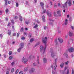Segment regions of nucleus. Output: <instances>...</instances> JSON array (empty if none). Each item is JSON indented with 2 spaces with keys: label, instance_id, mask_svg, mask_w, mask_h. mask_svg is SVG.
Masks as SVG:
<instances>
[{
  "label": "nucleus",
  "instance_id": "f257e3e1",
  "mask_svg": "<svg viewBox=\"0 0 74 74\" xmlns=\"http://www.w3.org/2000/svg\"><path fill=\"white\" fill-rule=\"evenodd\" d=\"M47 37H45V38L42 39V42H43L45 44V48L44 47L42 46H40V52H43V53H45V49H46V43H47Z\"/></svg>",
  "mask_w": 74,
  "mask_h": 74
},
{
  "label": "nucleus",
  "instance_id": "f03ea898",
  "mask_svg": "<svg viewBox=\"0 0 74 74\" xmlns=\"http://www.w3.org/2000/svg\"><path fill=\"white\" fill-rule=\"evenodd\" d=\"M67 3L69 6L71 5V0H69L66 2L64 5H62V6L64 8H66L67 7Z\"/></svg>",
  "mask_w": 74,
  "mask_h": 74
},
{
  "label": "nucleus",
  "instance_id": "7ed1b4c3",
  "mask_svg": "<svg viewBox=\"0 0 74 74\" xmlns=\"http://www.w3.org/2000/svg\"><path fill=\"white\" fill-rule=\"evenodd\" d=\"M24 45V43H21V44H20V48L19 49H18L17 50L18 52H19L21 51V49L23 48Z\"/></svg>",
  "mask_w": 74,
  "mask_h": 74
},
{
  "label": "nucleus",
  "instance_id": "20e7f679",
  "mask_svg": "<svg viewBox=\"0 0 74 74\" xmlns=\"http://www.w3.org/2000/svg\"><path fill=\"white\" fill-rule=\"evenodd\" d=\"M57 55V54L54 53L53 52H52L51 53V56L52 58H55Z\"/></svg>",
  "mask_w": 74,
  "mask_h": 74
},
{
  "label": "nucleus",
  "instance_id": "39448f33",
  "mask_svg": "<svg viewBox=\"0 0 74 74\" xmlns=\"http://www.w3.org/2000/svg\"><path fill=\"white\" fill-rule=\"evenodd\" d=\"M22 62H23L24 63H26L27 62V60L26 59H25V58L24 57L23 58Z\"/></svg>",
  "mask_w": 74,
  "mask_h": 74
},
{
  "label": "nucleus",
  "instance_id": "423d86ee",
  "mask_svg": "<svg viewBox=\"0 0 74 74\" xmlns=\"http://www.w3.org/2000/svg\"><path fill=\"white\" fill-rule=\"evenodd\" d=\"M68 51L69 52H72L74 51V48L73 47H71L68 49Z\"/></svg>",
  "mask_w": 74,
  "mask_h": 74
},
{
  "label": "nucleus",
  "instance_id": "0eeeda50",
  "mask_svg": "<svg viewBox=\"0 0 74 74\" xmlns=\"http://www.w3.org/2000/svg\"><path fill=\"white\" fill-rule=\"evenodd\" d=\"M56 59L55 60V66L54 67L53 69H54V70L55 71H56V67H57V65H56Z\"/></svg>",
  "mask_w": 74,
  "mask_h": 74
},
{
  "label": "nucleus",
  "instance_id": "6e6552de",
  "mask_svg": "<svg viewBox=\"0 0 74 74\" xmlns=\"http://www.w3.org/2000/svg\"><path fill=\"white\" fill-rule=\"evenodd\" d=\"M46 13L47 14V15H48V16H49V17H51V13H49V11L48 10H47V12H46Z\"/></svg>",
  "mask_w": 74,
  "mask_h": 74
},
{
  "label": "nucleus",
  "instance_id": "1a4fd4ad",
  "mask_svg": "<svg viewBox=\"0 0 74 74\" xmlns=\"http://www.w3.org/2000/svg\"><path fill=\"white\" fill-rule=\"evenodd\" d=\"M40 4L43 9V10H44V3L42 2H41L40 3Z\"/></svg>",
  "mask_w": 74,
  "mask_h": 74
},
{
  "label": "nucleus",
  "instance_id": "9d476101",
  "mask_svg": "<svg viewBox=\"0 0 74 74\" xmlns=\"http://www.w3.org/2000/svg\"><path fill=\"white\" fill-rule=\"evenodd\" d=\"M58 39L59 42H60V43H62V42H63V39L60 38H58Z\"/></svg>",
  "mask_w": 74,
  "mask_h": 74
},
{
  "label": "nucleus",
  "instance_id": "9b49d317",
  "mask_svg": "<svg viewBox=\"0 0 74 74\" xmlns=\"http://www.w3.org/2000/svg\"><path fill=\"white\" fill-rule=\"evenodd\" d=\"M47 62V60L46 58H45L43 59V62L44 63H46Z\"/></svg>",
  "mask_w": 74,
  "mask_h": 74
},
{
  "label": "nucleus",
  "instance_id": "f8f14e48",
  "mask_svg": "<svg viewBox=\"0 0 74 74\" xmlns=\"http://www.w3.org/2000/svg\"><path fill=\"white\" fill-rule=\"evenodd\" d=\"M69 36L71 37V36H73V34L72 32H69Z\"/></svg>",
  "mask_w": 74,
  "mask_h": 74
},
{
  "label": "nucleus",
  "instance_id": "ddd939ff",
  "mask_svg": "<svg viewBox=\"0 0 74 74\" xmlns=\"http://www.w3.org/2000/svg\"><path fill=\"white\" fill-rule=\"evenodd\" d=\"M19 20L21 21V22H22V16H21V15H19Z\"/></svg>",
  "mask_w": 74,
  "mask_h": 74
},
{
  "label": "nucleus",
  "instance_id": "4468645a",
  "mask_svg": "<svg viewBox=\"0 0 74 74\" xmlns=\"http://www.w3.org/2000/svg\"><path fill=\"white\" fill-rule=\"evenodd\" d=\"M51 67L52 68V73L53 74H56V73L54 72L53 71V66L51 65Z\"/></svg>",
  "mask_w": 74,
  "mask_h": 74
},
{
  "label": "nucleus",
  "instance_id": "2eb2a0df",
  "mask_svg": "<svg viewBox=\"0 0 74 74\" xmlns=\"http://www.w3.org/2000/svg\"><path fill=\"white\" fill-rule=\"evenodd\" d=\"M34 71V69L32 68L31 69V70L30 71V73H33V72Z\"/></svg>",
  "mask_w": 74,
  "mask_h": 74
},
{
  "label": "nucleus",
  "instance_id": "dca6fc26",
  "mask_svg": "<svg viewBox=\"0 0 74 74\" xmlns=\"http://www.w3.org/2000/svg\"><path fill=\"white\" fill-rule=\"evenodd\" d=\"M67 23H68V20H67V19H66L65 22V24L66 25H67Z\"/></svg>",
  "mask_w": 74,
  "mask_h": 74
},
{
  "label": "nucleus",
  "instance_id": "f3484780",
  "mask_svg": "<svg viewBox=\"0 0 74 74\" xmlns=\"http://www.w3.org/2000/svg\"><path fill=\"white\" fill-rule=\"evenodd\" d=\"M42 19L43 22H45V16H42Z\"/></svg>",
  "mask_w": 74,
  "mask_h": 74
},
{
  "label": "nucleus",
  "instance_id": "a211bd4d",
  "mask_svg": "<svg viewBox=\"0 0 74 74\" xmlns=\"http://www.w3.org/2000/svg\"><path fill=\"white\" fill-rule=\"evenodd\" d=\"M11 30H8V34L9 35H10L11 34Z\"/></svg>",
  "mask_w": 74,
  "mask_h": 74
},
{
  "label": "nucleus",
  "instance_id": "6ab92c4d",
  "mask_svg": "<svg viewBox=\"0 0 74 74\" xmlns=\"http://www.w3.org/2000/svg\"><path fill=\"white\" fill-rule=\"evenodd\" d=\"M13 57L12 56H11L9 57V59L10 60H11L12 59Z\"/></svg>",
  "mask_w": 74,
  "mask_h": 74
},
{
  "label": "nucleus",
  "instance_id": "aec40b11",
  "mask_svg": "<svg viewBox=\"0 0 74 74\" xmlns=\"http://www.w3.org/2000/svg\"><path fill=\"white\" fill-rule=\"evenodd\" d=\"M64 64V63H62L60 65V67L61 68H62L63 67V65Z\"/></svg>",
  "mask_w": 74,
  "mask_h": 74
},
{
  "label": "nucleus",
  "instance_id": "412c9836",
  "mask_svg": "<svg viewBox=\"0 0 74 74\" xmlns=\"http://www.w3.org/2000/svg\"><path fill=\"white\" fill-rule=\"evenodd\" d=\"M14 68H12L11 70V73H14Z\"/></svg>",
  "mask_w": 74,
  "mask_h": 74
},
{
  "label": "nucleus",
  "instance_id": "4be33fe9",
  "mask_svg": "<svg viewBox=\"0 0 74 74\" xmlns=\"http://www.w3.org/2000/svg\"><path fill=\"white\" fill-rule=\"evenodd\" d=\"M38 58H39V56H37V60L38 61V64H39V62H38L39 59H38Z\"/></svg>",
  "mask_w": 74,
  "mask_h": 74
},
{
  "label": "nucleus",
  "instance_id": "5701e85b",
  "mask_svg": "<svg viewBox=\"0 0 74 74\" xmlns=\"http://www.w3.org/2000/svg\"><path fill=\"white\" fill-rule=\"evenodd\" d=\"M24 70L25 71H27V68H25Z\"/></svg>",
  "mask_w": 74,
  "mask_h": 74
},
{
  "label": "nucleus",
  "instance_id": "b1692460",
  "mask_svg": "<svg viewBox=\"0 0 74 74\" xmlns=\"http://www.w3.org/2000/svg\"><path fill=\"white\" fill-rule=\"evenodd\" d=\"M38 27V25L37 24H36L35 26H34V29H36V27Z\"/></svg>",
  "mask_w": 74,
  "mask_h": 74
},
{
  "label": "nucleus",
  "instance_id": "393cba45",
  "mask_svg": "<svg viewBox=\"0 0 74 74\" xmlns=\"http://www.w3.org/2000/svg\"><path fill=\"white\" fill-rule=\"evenodd\" d=\"M5 5H7V0H5Z\"/></svg>",
  "mask_w": 74,
  "mask_h": 74
},
{
  "label": "nucleus",
  "instance_id": "a878e982",
  "mask_svg": "<svg viewBox=\"0 0 74 74\" xmlns=\"http://www.w3.org/2000/svg\"><path fill=\"white\" fill-rule=\"evenodd\" d=\"M12 54V51H9V55H11Z\"/></svg>",
  "mask_w": 74,
  "mask_h": 74
},
{
  "label": "nucleus",
  "instance_id": "bb28decb",
  "mask_svg": "<svg viewBox=\"0 0 74 74\" xmlns=\"http://www.w3.org/2000/svg\"><path fill=\"white\" fill-rule=\"evenodd\" d=\"M14 19H18V17L16 16H14Z\"/></svg>",
  "mask_w": 74,
  "mask_h": 74
},
{
  "label": "nucleus",
  "instance_id": "cd10ccee",
  "mask_svg": "<svg viewBox=\"0 0 74 74\" xmlns=\"http://www.w3.org/2000/svg\"><path fill=\"white\" fill-rule=\"evenodd\" d=\"M34 40L33 39V38H32L31 39V40H30V42H33V41Z\"/></svg>",
  "mask_w": 74,
  "mask_h": 74
},
{
  "label": "nucleus",
  "instance_id": "c85d7f7f",
  "mask_svg": "<svg viewBox=\"0 0 74 74\" xmlns=\"http://www.w3.org/2000/svg\"><path fill=\"white\" fill-rule=\"evenodd\" d=\"M21 39L23 40H25V37L23 36L21 37Z\"/></svg>",
  "mask_w": 74,
  "mask_h": 74
},
{
  "label": "nucleus",
  "instance_id": "c756f323",
  "mask_svg": "<svg viewBox=\"0 0 74 74\" xmlns=\"http://www.w3.org/2000/svg\"><path fill=\"white\" fill-rule=\"evenodd\" d=\"M19 72V70L17 69L15 72V74H17Z\"/></svg>",
  "mask_w": 74,
  "mask_h": 74
},
{
  "label": "nucleus",
  "instance_id": "7c9ffc66",
  "mask_svg": "<svg viewBox=\"0 0 74 74\" xmlns=\"http://www.w3.org/2000/svg\"><path fill=\"white\" fill-rule=\"evenodd\" d=\"M74 69H72V74H74Z\"/></svg>",
  "mask_w": 74,
  "mask_h": 74
},
{
  "label": "nucleus",
  "instance_id": "2f4dec72",
  "mask_svg": "<svg viewBox=\"0 0 74 74\" xmlns=\"http://www.w3.org/2000/svg\"><path fill=\"white\" fill-rule=\"evenodd\" d=\"M23 72L21 71L19 72V74H23Z\"/></svg>",
  "mask_w": 74,
  "mask_h": 74
},
{
  "label": "nucleus",
  "instance_id": "473e14b6",
  "mask_svg": "<svg viewBox=\"0 0 74 74\" xmlns=\"http://www.w3.org/2000/svg\"><path fill=\"white\" fill-rule=\"evenodd\" d=\"M14 63H15V62H13L11 63V65L12 66H13L14 65Z\"/></svg>",
  "mask_w": 74,
  "mask_h": 74
},
{
  "label": "nucleus",
  "instance_id": "72a5a7b5",
  "mask_svg": "<svg viewBox=\"0 0 74 74\" xmlns=\"http://www.w3.org/2000/svg\"><path fill=\"white\" fill-rule=\"evenodd\" d=\"M0 37H1V38H2V37H3V35L2 34H0Z\"/></svg>",
  "mask_w": 74,
  "mask_h": 74
},
{
  "label": "nucleus",
  "instance_id": "f704fd0d",
  "mask_svg": "<svg viewBox=\"0 0 74 74\" xmlns=\"http://www.w3.org/2000/svg\"><path fill=\"white\" fill-rule=\"evenodd\" d=\"M20 34V33H19V32L17 33V37H19V35Z\"/></svg>",
  "mask_w": 74,
  "mask_h": 74
},
{
  "label": "nucleus",
  "instance_id": "c9c22d12",
  "mask_svg": "<svg viewBox=\"0 0 74 74\" xmlns=\"http://www.w3.org/2000/svg\"><path fill=\"white\" fill-rule=\"evenodd\" d=\"M69 70L67 69L66 74H69Z\"/></svg>",
  "mask_w": 74,
  "mask_h": 74
},
{
  "label": "nucleus",
  "instance_id": "e433bc0d",
  "mask_svg": "<svg viewBox=\"0 0 74 74\" xmlns=\"http://www.w3.org/2000/svg\"><path fill=\"white\" fill-rule=\"evenodd\" d=\"M46 12V10H43V12L42 14H44V13H45V12Z\"/></svg>",
  "mask_w": 74,
  "mask_h": 74
},
{
  "label": "nucleus",
  "instance_id": "4c0bfd02",
  "mask_svg": "<svg viewBox=\"0 0 74 74\" xmlns=\"http://www.w3.org/2000/svg\"><path fill=\"white\" fill-rule=\"evenodd\" d=\"M5 11L6 12V13H7L8 12V9H7Z\"/></svg>",
  "mask_w": 74,
  "mask_h": 74
},
{
  "label": "nucleus",
  "instance_id": "58836bf2",
  "mask_svg": "<svg viewBox=\"0 0 74 74\" xmlns=\"http://www.w3.org/2000/svg\"><path fill=\"white\" fill-rule=\"evenodd\" d=\"M11 22L12 23H14V20H12Z\"/></svg>",
  "mask_w": 74,
  "mask_h": 74
},
{
  "label": "nucleus",
  "instance_id": "ea45409f",
  "mask_svg": "<svg viewBox=\"0 0 74 74\" xmlns=\"http://www.w3.org/2000/svg\"><path fill=\"white\" fill-rule=\"evenodd\" d=\"M57 13L58 14H60V11H58L57 12Z\"/></svg>",
  "mask_w": 74,
  "mask_h": 74
},
{
  "label": "nucleus",
  "instance_id": "a19ab883",
  "mask_svg": "<svg viewBox=\"0 0 74 74\" xmlns=\"http://www.w3.org/2000/svg\"><path fill=\"white\" fill-rule=\"evenodd\" d=\"M19 5V4H18V3H16V7H18Z\"/></svg>",
  "mask_w": 74,
  "mask_h": 74
},
{
  "label": "nucleus",
  "instance_id": "79ce46f5",
  "mask_svg": "<svg viewBox=\"0 0 74 74\" xmlns=\"http://www.w3.org/2000/svg\"><path fill=\"white\" fill-rule=\"evenodd\" d=\"M50 5H52V2L51 1L50 2Z\"/></svg>",
  "mask_w": 74,
  "mask_h": 74
},
{
  "label": "nucleus",
  "instance_id": "37998d69",
  "mask_svg": "<svg viewBox=\"0 0 74 74\" xmlns=\"http://www.w3.org/2000/svg\"><path fill=\"white\" fill-rule=\"evenodd\" d=\"M25 23H26V24H27H27H29V21H28L27 22V21H26Z\"/></svg>",
  "mask_w": 74,
  "mask_h": 74
},
{
  "label": "nucleus",
  "instance_id": "c03bdc74",
  "mask_svg": "<svg viewBox=\"0 0 74 74\" xmlns=\"http://www.w3.org/2000/svg\"><path fill=\"white\" fill-rule=\"evenodd\" d=\"M33 65L34 66H36V63H34L33 64Z\"/></svg>",
  "mask_w": 74,
  "mask_h": 74
},
{
  "label": "nucleus",
  "instance_id": "a18cd8bd",
  "mask_svg": "<svg viewBox=\"0 0 74 74\" xmlns=\"http://www.w3.org/2000/svg\"><path fill=\"white\" fill-rule=\"evenodd\" d=\"M58 5L59 6V7H60V4L59 3H58Z\"/></svg>",
  "mask_w": 74,
  "mask_h": 74
},
{
  "label": "nucleus",
  "instance_id": "49530a36",
  "mask_svg": "<svg viewBox=\"0 0 74 74\" xmlns=\"http://www.w3.org/2000/svg\"><path fill=\"white\" fill-rule=\"evenodd\" d=\"M13 36H16V34H15V33H14L13 35Z\"/></svg>",
  "mask_w": 74,
  "mask_h": 74
},
{
  "label": "nucleus",
  "instance_id": "de8ad7c7",
  "mask_svg": "<svg viewBox=\"0 0 74 74\" xmlns=\"http://www.w3.org/2000/svg\"><path fill=\"white\" fill-rule=\"evenodd\" d=\"M67 69V67L66 66L64 68V70H66Z\"/></svg>",
  "mask_w": 74,
  "mask_h": 74
},
{
  "label": "nucleus",
  "instance_id": "09e8293b",
  "mask_svg": "<svg viewBox=\"0 0 74 74\" xmlns=\"http://www.w3.org/2000/svg\"><path fill=\"white\" fill-rule=\"evenodd\" d=\"M68 63H69V61H67V62H65L66 64H68Z\"/></svg>",
  "mask_w": 74,
  "mask_h": 74
},
{
  "label": "nucleus",
  "instance_id": "8fccbe9b",
  "mask_svg": "<svg viewBox=\"0 0 74 74\" xmlns=\"http://www.w3.org/2000/svg\"><path fill=\"white\" fill-rule=\"evenodd\" d=\"M10 23H8V26H10Z\"/></svg>",
  "mask_w": 74,
  "mask_h": 74
},
{
  "label": "nucleus",
  "instance_id": "3c124183",
  "mask_svg": "<svg viewBox=\"0 0 74 74\" xmlns=\"http://www.w3.org/2000/svg\"><path fill=\"white\" fill-rule=\"evenodd\" d=\"M23 28H22L20 30V31L21 32H22V31H23Z\"/></svg>",
  "mask_w": 74,
  "mask_h": 74
},
{
  "label": "nucleus",
  "instance_id": "603ef678",
  "mask_svg": "<svg viewBox=\"0 0 74 74\" xmlns=\"http://www.w3.org/2000/svg\"><path fill=\"white\" fill-rule=\"evenodd\" d=\"M64 55H65L66 56V58H67V55L65 53H64Z\"/></svg>",
  "mask_w": 74,
  "mask_h": 74
},
{
  "label": "nucleus",
  "instance_id": "864d4df0",
  "mask_svg": "<svg viewBox=\"0 0 74 74\" xmlns=\"http://www.w3.org/2000/svg\"><path fill=\"white\" fill-rule=\"evenodd\" d=\"M47 28V27H44L45 30H46V29Z\"/></svg>",
  "mask_w": 74,
  "mask_h": 74
},
{
  "label": "nucleus",
  "instance_id": "5fc2aeb1",
  "mask_svg": "<svg viewBox=\"0 0 74 74\" xmlns=\"http://www.w3.org/2000/svg\"><path fill=\"white\" fill-rule=\"evenodd\" d=\"M71 28L73 29H74V27H73V26H71Z\"/></svg>",
  "mask_w": 74,
  "mask_h": 74
},
{
  "label": "nucleus",
  "instance_id": "6e6d98bb",
  "mask_svg": "<svg viewBox=\"0 0 74 74\" xmlns=\"http://www.w3.org/2000/svg\"><path fill=\"white\" fill-rule=\"evenodd\" d=\"M58 14H59L58 16H61V15H62V14H61L59 13Z\"/></svg>",
  "mask_w": 74,
  "mask_h": 74
},
{
  "label": "nucleus",
  "instance_id": "4d7b16f0",
  "mask_svg": "<svg viewBox=\"0 0 74 74\" xmlns=\"http://www.w3.org/2000/svg\"><path fill=\"white\" fill-rule=\"evenodd\" d=\"M2 14V11H0V15H1Z\"/></svg>",
  "mask_w": 74,
  "mask_h": 74
},
{
  "label": "nucleus",
  "instance_id": "13d9d810",
  "mask_svg": "<svg viewBox=\"0 0 74 74\" xmlns=\"http://www.w3.org/2000/svg\"><path fill=\"white\" fill-rule=\"evenodd\" d=\"M9 74V71H7L6 72V74Z\"/></svg>",
  "mask_w": 74,
  "mask_h": 74
},
{
  "label": "nucleus",
  "instance_id": "bf43d9fd",
  "mask_svg": "<svg viewBox=\"0 0 74 74\" xmlns=\"http://www.w3.org/2000/svg\"><path fill=\"white\" fill-rule=\"evenodd\" d=\"M8 4H10L11 3V1H9L8 2Z\"/></svg>",
  "mask_w": 74,
  "mask_h": 74
},
{
  "label": "nucleus",
  "instance_id": "052dcab7",
  "mask_svg": "<svg viewBox=\"0 0 74 74\" xmlns=\"http://www.w3.org/2000/svg\"><path fill=\"white\" fill-rule=\"evenodd\" d=\"M12 28L13 29V30H14V26H12Z\"/></svg>",
  "mask_w": 74,
  "mask_h": 74
},
{
  "label": "nucleus",
  "instance_id": "680f3d73",
  "mask_svg": "<svg viewBox=\"0 0 74 74\" xmlns=\"http://www.w3.org/2000/svg\"><path fill=\"white\" fill-rule=\"evenodd\" d=\"M69 16H70L69 15H68L67 16V18H69Z\"/></svg>",
  "mask_w": 74,
  "mask_h": 74
},
{
  "label": "nucleus",
  "instance_id": "e2e57ef3",
  "mask_svg": "<svg viewBox=\"0 0 74 74\" xmlns=\"http://www.w3.org/2000/svg\"><path fill=\"white\" fill-rule=\"evenodd\" d=\"M6 57H7V56H6V55H4V57L5 58H6Z\"/></svg>",
  "mask_w": 74,
  "mask_h": 74
},
{
  "label": "nucleus",
  "instance_id": "0e129e2a",
  "mask_svg": "<svg viewBox=\"0 0 74 74\" xmlns=\"http://www.w3.org/2000/svg\"><path fill=\"white\" fill-rule=\"evenodd\" d=\"M49 21H53V20H52V19H49Z\"/></svg>",
  "mask_w": 74,
  "mask_h": 74
},
{
  "label": "nucleus",
  "instance_id": "69168bd1",
  "mask_svg": "<svg viewBox=\"0 0 74 74\" xmlns=\"http://www.w3.org/2000/svg\"><path fill=\"white\" fill-rule=\"evenodd\" d=\"M24 34H25V35H26V32L24 33Z\"/></svg>",
  "mask_w": 74,
  "mask_h": 74
},
{
  "label": "nucleus",
  "instance_id": "338daca9",
  "mask_svg": "<svg viewBox=\"0 0 74 74\" xmlns=\"http://www.w3.org/2000/svg\"><path fill=\"white\" fill-rule=\"evenodd\" d=\"M5 19H6V21H8V18H6Z\"/></svg>",
  "mask_w": 74,
  "mask_h": 74
},
{
  "label": "nucleus",
  "instance_id": "774afa93",
  "mask_svg": "<svg viewBox=\"0 0 74 74\" xmlns=\"http://www.w3.org/2000/svg\"><path fill=\"white\" fill-rule=\"evenodd\" d=\"M25 30H27V28H25Z\"/></svg>",
  "mask_w": 74,
  "mask_h": 74
}]
</instances>
